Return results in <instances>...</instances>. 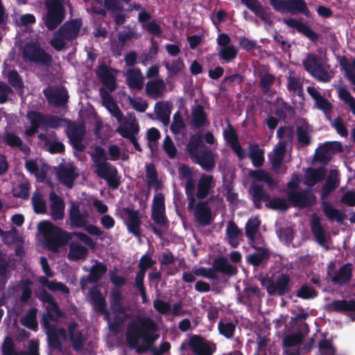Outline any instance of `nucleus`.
Wrapping results in <instances>:
<instances>
[{
    "mask_svg": "<svg viewBox=\"0 0 355 355\" xmlns=\"http://www.w3.org/2000/svg\"><path fill=\"white\" fill-rule=\"evenodd\" d=\"M2 353L3 355H39L37 351H35L33 348L28 352L23 350L19 352H16L14 341L10 336H6L3 341Z\"/></svg>",
    "mask_w": 355,
    "mask_h": 355,
    "instance_id": "43",
    "label": "nucleus"
},
{
    "mask_svg": "<svg viewBox=\"0 0 355 355\" xmlns=\"http://www.w3.org/2000/svg\"><path fill=\"white\" fill-rule=\"evenodd\" d=\"M270 4L278 12L302 14L307 18L311 17V13L304 0H270Z\"/></svg>",
    "mask_w": 355,
    "mask_h": 355,
    "instance_id": "13",
    "label": "nucleus"
},
{
    "mask_svg": "<svg viewBox=\"0 0 355 355\" xmlns=\"http://www.w3.org/2000/svg\"><path fill=\"white\" fill-rule=\"evenodd\" d=\"M334 72L332 71H328L324 68L323 65H321L311 75L312 77L315 78L318 81L322 83H329L334 78Z\"/></svg>",
    "mask_w": 355,
    "mask_h": 355,
    "instance_id": "63",
    "label": "nucleus"
},
{
    "mask_svg": "<svg viewBox=\"0 0 355 355\" xmlns=\"http://www.w3.org/2000/svg\"><path fill=\"white\" fill-rule=\"evenodd\" d=\"M116 132L123 138L128 139V140L136 137L139 132V127L138 123L132 122L128 124V125L122 127L119 126Z\"/></svg>",
    "mask_w": 355,
    "mask_h": 355,
    "instance_id": "53",
    "label": "nucleus"
},
{
    "mask_svg": "<svg viewBox=\"0 0 355 355\" xmlns=\"http://www.w3.org/2000/svg\"><path fill=\"white\" fill-rule=\"evenodd\" d=\"M157 323L149 317L141 318L138 322H133L128 327L126 340L130 348L135 349L141 354L150 350L159 335Z\"/></svg>",
    "mask_w": 355,
    "mask_h": 355,
    "instance_id": "1",
    "label": "nucleus"
},
{
    "mask_svg": "<svg viewBox=\"0 0 355 355\" xmlns=\"http://www.w3.org/2000/svg\"><path fill=\"white\" fill-rule=\"evenodd\" d=\"M331 150L328 142L319 146L315 153V160L318 162L327 164L330 160L329 152Z\"/></svg>",
    "mask_w": 355,
    "mask_h": 355,
    "instance_id": "56",
    "label": "nucleus"
},
{
    "mask_svg": "<svg viewBox=\"0 0 355 355\" xmlns=\"http://www.w3.org/2000/svg\"><path fill=\"white\" fill-rule=\"evenodd\" d=\"M308 94L311 96L315 102V107L323 112L325 115L329 114L333 105L324 96H323L315 87H308L306 89Z\"/></svg>",
    "mask_w": 355,
    "mask_h": 355,
    "instance_id": "27",
    "label": "nucleus"
},
{
    "mask_svg": "<svg viewBox=\"0 0 355 355\" xmlns=\"http://www.w3.org/2000/svg\"><path fill=\"white\" fill-rule=\"evenodd\" d=\"M32 205L34 212L37 214L46 212V203L39 192H35L32 196Z\"/></svg>",
    "mask_w": 355,
    "mask_h": 355,
    "instance_id": "59",
    "label": "nucleus"
},
{
    "mask_svg": "<svg viewBox=\"0 0 355 355\" xmlns=\"http://www.w3.org/2000/svg\"><path fill=\"white\" fill-rule=\"evenodd\" d=\"M338 95L341 101L348 105L352 114L355 116V98L345 87H339L338 89Z\"/></svg>",
    "mask_w": 355,
    "mask_h": 355,
    "instance_id": "60",
    "label": "nucleus"
},
{
    "mask_svg": "<svg viewBox=\"0 0 355 355\" xmlns=\"http://www.w3.org/2000/svg\"><path fill=\"white\" fill-rule=\"evenodd\" d=\"M89 295L92 304L96 311L100 312L107 308L105 298L103 296L97 286H94L89 289Z\"/></svg>",
    "mask_w": 355,
    "mask_h": 355,
    "instance_id": "42",
    "label": "nucleus"
},
{
    "mask_svg": "<svg viewBox=\"0 0 355 355\" xmlns=\"http://www.w3.org/2000/svg\"><path fill=\"white\" fill-rule=\"evenodd\" d=\"M37 309L36 308L30 309L25 316L21 320V324L26 328L36 331L38 327L37 321Z\"/></svg>",
    "mask_w": 355,
    "mask_h": 355,
    "instance_id": "52",
    "label": "nucleus"
},
{
    "mask_svg": "<svg viewBox=\"0 0 355 355\" xmlns=\"http://www.w3.org/2000/svg\"><path fill=\"white\" fill-rule=\"evenodd\" d=\"M187 345L193 355H214L216 351L215 343L197 334L189 337Z\"/></svg>",
    "mask_w": 355,
    "mask_h": 355,
    "instance_id": "16",
    "label": "nucleus"
},
{
    "mask_svg": "<svg viewBox=\"0 0 355 355\" xmlns=\"http://www.w3.org/2000/svg\"><path fill=\"white\" fill-rule=\"evenodd\" d=\"M7 78L10 87L15 88L16 90L23 91L24 88V82L16 69L10 70L7 73Z\"/></svg>",
    "mask_w": 355,
    "mask_h": 355,
    "instance_id": "57",
    "label": "nucleus"
},
{
    "mask_svg": "<svg viewBox=\"0 0 355 355\" xmlns=\"http://www.w3.org/2000/svg\"><path fill=\"white\" fill-rule=\"evenodd\" d=\"M186 148L191 160L200 165L203 170L208 172L214 170L215 159L213 152L205 146L200 135H191Z\"/></svg>",
    "mask_w": 355,
    "mask_h": 355,
    "instance_id": "3",
    "label": "nucleus"
},
{
    "mask_svg": "<svg viewBox=\"0 0 355 355\" xmlns=\"http://www.w3.org/2000/svg\"><path fill=\"white\" fill-rule=\"evenodd\" d=\"M318 292L317 290L306 284L301 286V287L297 291L296 296L303 300H311L318 296Z\"/></svg>",
    "mask_w": 355,
    "mask_h": 355,
    "instance_id": "58",
    "label": "nucleus"
},
{
    "mask_svg": "<svg viewBox=\"0 0 355 355\" xmlns=\"http://www.w3.org/2000/svg\"><path fill=\"white\" fill-rule=\"evenodd\" d=\"M107 271V266L103 262L96 261L95 264L92 266L87 276L81 279L82 286L84 285L85 282L89 284L97 283L106 274Z\"/></svg>",
    "mask_w": 355,
    "mask_h": 355,
    "instance_id": "29",
    "label": "nucleus"
},
{
    "mask_svg": "<svg viewBox=\"0 0 355 355\" xmlns=\"http://www.w3.org/2000/svg\"><path fill=\"white\" fill-rule=\"evenodd\" d=\"M49 200L50 214L52 219L55 221L62 220L64 216L65 207L63 199L55 191H51L49 194Z\"/></svg>",
    "mask_w": 355,
    "mask_h": 355,
    "instance_id": "25",
    "label": "nucleus"
},
{
    "mask_svg": "<svg viewBox=\"0 0 355 355\" xmlns=\"http://www.w3.org/2000/svg\"><path fill=\"white\" fill-rule=\"evenodd\" d=\"M238 272L236 266L230 264L227 259L223 256H219L214 259L212 268L200 267L194 270L196 276H201L209 279H218L217 272L224 275L233 276Z\"/></svg>",
    "mask_w": 355,
    "mask_h": 355,
    "instance_id": "10",
    "label": "nucleus"
},
{
    "mask_svg": "<svg viewBox=\"0 0 355 355\" xmlns=\"http://www.w3.org/2000/svg\"><path fill=\"white\" fill-rule=\"evenodd\" d=\"M58 180L67 188H72L75 180L78 177L76 168L72 164H60L56 172Z\"/></svg>",
    "mask_w": 355,
    "mask_h": 355,
    "instance_id": "21",
    "label": "nucleus"
},
{
    "mask_svg": "<svg viewBox=\"0 0 355 355\" xmlns=\"http://www.w3.org/2000/svg\"><path fill=\"white\" fill-rule=\"evenodd\" d=\"M325 310L329 313L355 312V300H335L326 304Z\"/></svg>",
    "mask_w": 355,
    "mask_h": 355,
    "instance_id": "30",
    "label": "nucleus"
},
{
    "mask_svg": "<svg viewBox=\"0 0 355 355\" xmlns=\"http://www.w3.org/2000/svg\"><path fill=\"white\" fill-rule=\"evenodd\" d=\"M218 329L220 335L227 339L232 338L236 330V324L221 319L218 323Z\"/></svg>",
    "mask_w": 355,
    "mask_h": 355,
    "instance_id": "55",
    "label": "nucleus"
},
{
    "mask_svg": "<svg viewBox=\"0 0 355 355\" xmlns=\"http://www.w3.org/2000/svg\"><path fill=\"white\" fill-rule=\"evenodd\" d=\"M126 82L130 89L141 90L144 86V78L140 69H129L127 72Z\"/></svg>",
    "mask_w": 355,
    "mask_h": 355,
    "instance_id": "41",
    "label": "nucleus"
},
{
    "mask_svg": "<svg viewBox=\"0 0 355 355\" xmlns=\"http://www.w3.org/2000/svg\"><path fill=\"white\" fill-rule=\"evenodd\" d=\"M22 55L26 62H33L40 66H50L52 57L37 43H27L24 45Z\"/></svg>",
    "mask_w": 355,
    "mask_h": 355,
    "instance_id": "15",
    "label": "nucleus"
},
{
    "mask_svg": "<svg viewBox=\"0 0 355 355\" xmlns=\"http://www.w3.org/2000/svg\"><path fill=\"white\" fill-rule=\"evenodd\" d=\"M283 22L290 28H295L297 32L309 39L311 42H316L319 35L309 25L293 18L283 19Z\"/></svg>",
    "mask_w": 355,
    "mask_h": 355,
    "instance_id": "24",
    "label": "nucleus"
},
{
    "mask_svg": "<svg viewBox=\"0 0 355 355\" xmlns=\"http://www.w3.org/2000/svg\"><path fill=\"white\" fill-rule=\"evenodd\" d=\"M193 210V216L196 223L201 226L209 225L213 220L211 209L207 201H199L193 203L191 208Z\"/></svg>",
    "mask_w": 355,
    "mask_h": 355,
    "instance_id": "19",
    "label": "nucleus"
},
{
    "mask_svg": "<svg viewBox=\"0 0 355 355\" xmlns=\"http://www.w3.org/2000/svg\"><path fill=\"white\" fill-rule=\"evenodd\" d=\"M166 89V84L162 79L148 81L146 85V93L147 96L153 99H157L162 96Z\"/></svg>",
    "mask_w": 355,
    "mask_h": 355,
    "instance_id": "38",
    "label": "nucleus"
},
{
    "mask_svg": "<svg viewBox=\"0 0 355 355\" xmlns=\"http://www.w3.org/2000/svg\"><path fill=\"white\" fill-rule=\"evenodd\" d=\"M299 331L285 336L283 339V344L285 347H292L299 345L303 338L309 332V327L307 323L302 322L300 325Z\"/></svg>",
    "mask_w": 355,
    "mask_h": 355,
    "instance_id": "32",
    "label": "nucleus"
},
{
    "mask_svg": "<svg viewBox=\"0 0 355 355\" xmlns=\"http://www.w3.org/2000/svg\"><path fill=\"white\" fill-rule=\"evenodd\" d=\"M42 325L45 329L48 345L51 350H57L59 352H62V343L60 338L66 340L67 333L64 328H58L55 324H51L49 319L43 315Z\"/></svg>",
    "mask_w": 355,
    "mask_h": 355,
    "instance_id": "14",
    "label": "nucleus"
},
{
    "mask_svg": "<svg viewBox=\"0 0 355 355\" xmlns=\"http://www.w3.org/2000/svg\"><path fill=\"white\" fill-rule=\"evenodd\" d=\"M260 283L261 286H266L270 295L285 296L292 287V280L287 273H281L275 280L270 277H263Z\"/></svg>",
    "mask_w": 355,
    "mask_h": 355,
    "instance_id": "12",
    "label": "nucleus"
},
{
    "mask_svg": "<svg viewBox=\"0 0 355 355\" xmlns=\"http://www.w3.org/2000/svg\"><path fill=\"white\" fill-rule=\"evenodd\" d=\"M260 225L261 220L257 216L250 218L245 223V232L249 244L255 243V236L259 231Z\"/></svg>",
    "mask_w": 355,
    "mask_h": 355,
    "instance_id": "45",
    "label": "nucleus"
},
{
    "mask_svg": "<svg viewBox=\"0 0 355 355\" xmlns=\"http://www.w3.org/2000/svg\"><path fill=\"white\" fill-rule=\"evenodd\" d=\"M257 250L247 257V262L254 267L259 266L263 261L270 259V252L265 247H258L255 243L250 244Z\"/></svg>",
    "mask_w": 355,
    "mask_h": 355,
    "instance_id": "31",
    "label": "nucleus"
},
{
    "mask_svg": "<svg viewBox=\"0 0 355 355\" xmlns=\"http://www.w3.org/2000/svg\"><path fill=\"white\" fill-rule=\"evenodd\" d=\"M109 300L110 309L114 313H123L125 308L123 306V297L121 291L118 288L111 289Z\"/></svg>",
    "mask_w": 355,
    "mask_h": 355,
    "instance_id": "37",
    "label": "nucleus"
},
{
    "mask_svg": "<svg viewBox=\"0 0 355 355\" xmlns=\"http://www.w3.org/2000/svg\"><path fill=\"white\" fill-rule=\"evenodd\" d=\"M259 87L264 94H268L275 81L274 75L270 73H265L259 75Z\"/></svg>",
    "mask_w": 355,
    "mask_h": 355,
    "instance_id": "62",
    "label": "nucleus"
},
{
    "mask_svg": "<svg viewBox=\"0 0 355 355\" xmlns=\"http://www.w3.org/2000/svg\"><path fill=\"white\" fill-rule=\"evenodd\" d=\"M43 94L48 103L55 107L63 106L69 100L68 92L64 87L52 89L48 87L43 89Z\"/></svg>",
    "mask_w": 355,
    "mask_h": 355,
    "instance_id": "20",
    "label": "nucleus"
},
{
    "mask_svg": "<svg viewBox=\"0 0 355 355\" xmlns=\"http://www.w3.org/2000/svg\"><path fill=\"white\" fill-rule=\"evenodd\" d=\"M241 2L261 21L264 22L270 21V15L266 12L268 8L263 7L259 0H241Z\"/></svg>",
    "mask_w": 355,
    "mask_h": 355,
    "instance_id": "35",
    "label": "nucleus"
},
{
    "mask_svg": "<svg viewBox=\"0 0 355 355\" xmlns=\"http://www.w3.org/2000/svg\"><path fill=\"white\" fill-rule=\"evenodd\" d=\"M287 200L292 205L299 209L309 208L316 203L317 198L310 189L289 191Z\"/></svg>",
    "mask_w": 355,
    "mask_h": 355,
    "instance_id": "17",
    "label": "nucleus"
},
{
    "mask_svg": "<svg viewBox=\"0 0 355 355\" xmlns=\"http://www.w3.org/2000/svg\"><path fill=\"white\" fill-rule=\"evenodd\" d=\"M303 67L306 72L312 75L321 65V59L313 53H308L302 62Z\"/></svg>",
    "mask_w": 355,
    "mask_h": 355,
    "instance_id": "51",
    "label": "nucleus"
},
{
    "mask_svg": "<svg viewBox=\"0 0 355 355\" xmlns=\"http://www.w3.org/2000/svg\"><path fill=\"white\" fill-rule=\"evenodd\" d=\"M26 118L31 123V126L26 129L25 135L33 137L38 132L39 128L47 130L48 128L58 129L63 125L65 119L49 114H44L35 110H30L26 114Z\"/></svg>",
    "mask_w": 355,
    "mask_h": 355,
    "instance_id": "6",
    "label": "nucleus"
},
{
    "mask_svg": "<svg viewBox=\"0 0 355 355\" xmlns=\"http://www.w3.org/2000/svg\"><path fill=\"white\" fill-rule=\"evenodd\" d=\"M193 124L196 128H200L205 126L207 122V115L205 112L204 107L198 104L191 113Z\"/></svg>",
    "mask_w": 355,
    "mask_h": 355,
    "instance_id": "49",
    "label": "nucleus"
},
{
    "mask_svg": "<svg viewBox=\"0 0 355 355\" xmlns=\"http://www.w3.org/2000/svg\"><path fill=\"white\" fill-rule=\"evenodd\" d=\"M95 73L102 84L111 92L117 87L116 76L112 73V69L102 63L98 66Z\"/></svg>",
    "mask_w": 355,
    "mask_h": 355,
    "instance_id": "22",
    "label": "nucleus"
},
{
    "mask_svg": "<svg viewBox=\"0 0 355 355\" xmlns=\"http://www.w3.org/2000/svg\"><path fill=\"white\" fill-rule=\"evenodd\" d=\"M123 211L128 216L126 223L128 232L135 237L139 238L141 236L140 227L141 225V218L139 215V211L129 207L124 208Z\"/></svg>",
    "mask_w": 355,
    "mask_h": 355,
    "instance_id": "26",
    "label": "nucleus"
},
{
    "mask_svg": "<svg viewBox=\"0 0 355 355\" xmlns=\"http://www.w3.org/2000/svg\"><path fill=\"white\" fill-rule=\"evenodd\" d=\"M78 326V323L75 321L70 322L68 325V331L73 349L76 352H80L83 349L84 339L80 331L77 332L75 331Z\"/></svg>",
    "mask_w": 355,
    "mask_h": 355,
    "instance_id": "39",
    "label": "nucleus"
},
{
    "mask_svg": "<svg viewBox=\"0 0 355 355\" xmlns=\"http://www.w3.org/2000/svg\"><path fill=\"white\" fill-rule=\"evenodd\" d=\"M38 299L44 304H46V310L47 313L46 318L49 320L58 322L59 319L64 317V313L60 309L58 302L53 295L43 289L37 295Z\"/></svg>",
    "mask_w": 355,
    "mask_h": 355,
    "instance_id": "18",
    "label": "nucleus"
},
{
    "mask_svg": "<svg viewBox=\"0 0 355 355\" xmlns=\"http://www.w3.org/2000/svg\"><path fill=\"white\" fill-rule=\"evenodd\" d=\"M286 141H279L278 146L275 148L274 156L271 160L272 166L275 170L280 168L286 153Z\"/></svg>",
    "mask_w": 355,
    "mask_h": 355,
    "instance_id": "50",
    "label": "nucleus"
},
{
    "mask_svg": "<svg viewBox=\"0 0 355 355\" xmlns=\"http://www.w3.org/2000/svg\"><path fill=\"white\" fill-rule=\"evenodd\" d=\"M69 220L71 225L75 227H83L88 218V213L80 212V205L78 202H72L69 209Z\"/></svg>",
    "mask_w": 355,
    "mask_h": 355,
    "instance_id": "34",
    "label": "nucleus"
},
{
    "mask_svg": "<svg viewBox=\"0 0 355 355\" xmlns=\"http://www.w3.org/2000/svg\"><path fill=\"white\" fill-rule=\"evenodd\" d=\"M146 177L149 187L153 186L155 190L159 189L160 183L158 181V175L153 164H149L146 166Z\"/></svg>",
    "mask_w": 355,
    "mask_h": 355,
    "instance_id": "54",
    "label": "nucleus"
},
{
    "mask_svg": "<svg viewBox=\"0 0 355 355\" xmlns=\"http://www.w3.org/2000/svg\"><path fill=\"white\" fill-rule=\"evenodd\" d=\"M249 157L252 164L256 168L261 167L264 162V151L257 144H251L249 146Z\"/></svg>",
    "mask_w": 355,
    "mask_h": 355,
    "instance_id": "48",
    "label": "nucleus"
},
{
    "mask_svg": "<svg viewBox=\"0 0 355 355\" xmlns=\"http://www.w3.org/2000/svg\"><path fill=\"white\" fill-rule=\"evenodd\" d=\"M46 12L43 17L44 23L48 31L55 30L64 21L66 10L62 0H46Z\"/></svg>",
    "mask_w": 355,
    "mask_h": 355,
    "instance_id": "11",
    "label": "nucleus"
},
{
    "mask_svg": "<svg viewBox=\"0 0 355 355\" xmlns=\"http://www.w3.org/2000/svg\"><path fill=\"white\" fill-rule=\"evenodd\" d=\"M83 25L82 19L76 18L69 20L61 25L54 33L50 44L58 51L64 49L66 43L76 40Z\"/></svg>",
    "mask_w": 355,
    "mask_h": 355,
    "instance_id": "7",
    "label": "nucleus"
},
{
    "mask_svg": "<svg viewBox=\"0 0 355 355\" xmlns=\"http://www.w3.org/2000/svg\"><path fill=\"white\" fill-rule=\"evenodd\" d=\"M248 175L252 179L266 183L270 189H273L277 184V182L271 177L268 172L263 169L252 170Z\"/></svg>",
    "mask_w": 355,
    "mask_h": 355,
    "instance_id": "44",
    "label": "nucleus"
},
{
    "mask_svg": "<svg viewBox=\"0 0 355 355\" xmlns=\"http://www.w3.org/2000/svg\"><path fill=\"white\" fill-rule=\"evenodd\" d=\"M311 230L317 243L327 250H329V248L326 245L325 230L321 225L320 217L315 214L312 216Z\"/></svg>",
    "mask_w": 355,
    "mask_h": 355,
    "instance_id": "33",
    "label": "nucleus"
},
{
    "mask_svg": "<svg viewBox=\"0 0 355 355\" xmlns=\"http://www.w3.org/2000/svg\"><path fill=\"white\" fill-rule=\"evenodd\" d=\"M67 134L73 148L78 152H83L85 148L83 144L85 135V127L82 125H72L69 127Z\"/></svg>",
    "mask_w": 355,
    "mask_h": 355,
    "instance_id": "23",
    "label": "nucleus"
},
{
    "mask_svg": "<svg viewBox=\"0 0 355 355\" xmlns=\"http://www.w3.org/2000/svg\"><path fill=\"white\" fill-rule=\"evenodd\" d=\"M39 230L44 236L46 247L54 252H58L60 247L65 245L71 239L68 232L49 221L40 223Z\"/></svg>",
    "mask_w": 355,
    "mask_h": 355,
    "instance_id": "8",
    "label": "nucleus"
},
{
    "mask_svg": "<svg viewBox=\"0 0 355 355\" xmlns=\"http://www.w3.org/2000/svg\"><path fill=\"white\" fill-rule=\"evenodd\" d=\"M155 112L157 119L164 125H168L170 121L171 107L168 102H157L155 105Z\"/></svg>",
    "mask_w": 355,
    "mask_h": 355,
    "instance_id": "47",
    "label": "nucleus"
},
{
    "mask_svg": "<svg viewBox=\"0 0 355 355\" xmlns=\"http://www.w3.org/2000/svg\"><path fill=\"white\" fill-rule=\"evenodd\" d=\"M327 174L324 166L319 168H306L304 171V183L308 187H312L318 182L322 181Z\"/></svg>",
    "mask_w": 355,
    "mask_h": 355,
    "instance_id": "28",
    "label": "nucleus"
},
{
    "mask_svg": "<svg viewBox=\"0 0 355 355\" xmlns=\"http://www.w3.org/2000/svg\"><path fill=\"white\" fill-rule=\"evenodd\" d=\"M334 173L336 174L338 173L337 171H331L330 176L326 180L325 183L322 187L320 198L323 202H322L321 207L328 220L331 221L336 220L337 223L342 224L347 218L346 214L339 209L334 208L330 202L325 201L338 186L337 178L332 176Z\"/></svg>",
    "mask_w": 355,
    "mask_h": 355,
    "instance_id": "5",
    "label": "nucleus"
},
{
    "mask_svg": "<svg viewBox=\"0 0 355 355\" xmlns=\"http://www.w3.org/2000/svg\"><path fill=\"white\" fill-rule=\"evenodd\" d=\"M352 270L353 266L351 263L343 265L336 274L332 277L331 282L340 286L347 284L352 277Z\"/></svg>",
    "mask_w": 355,
    "mask_h": 355,
    "instance_id": "36",
    "label": "nucleus"
},
{
    "mask_svg": "<svg viewBox=\"0 0 355 355\" xmlns=\"http://www.w3.org/2000/svg\"><path fill=\"white\" fill-rule=\"evenodd\" d=\"M249 193L251 195V200L256 209L262 208L261 202H268L266 207L272 210H280L286 211L289 208L286 199L280 197H275L270 200V194L264 189L262 184H256L254 182L250 184Z\"/></svg>",
    "mask_w": 355,
    "mask_h": 355,
    "instance_id": "9",
    "label": "nucleus"
},
{
    "mask_svg": "<svg viewBox=\"0 0 355 355\" xmlns=\"http://www.w3.org/2000/svg\"><path fill=\"white\" fill-rule=\"evenodd\" d=\"M277 137L280 141H286V144L293 142L294 139V128L292 126H281L277 129Z\"/></svg>",
    "mask_w": 355,
    "mask_h": 355,
    "instance_id": "61",
    "label": "nucleus"
},
{
    "mask_svg": "<svg viewBox=\"0 0 355 355\" xmlns=\"http://www.w3.org/2000/svg\"><path fill=\"white\" fill-rule=\"evenodd\" d=\"M92 158L96 175L105 180L110 187L116 189L121 183L118 178V171L114 166L107 162L105 149L100 146H96Z\"/></svg>",
    "mask_w": 355,
    "mask_h": 355,
    "instance_id": "4",
    "label": "nucleus"
},
{
    "mask_svg": "<svg viewBox=\"0 0 355 355\" xmlns=\"http://www.w3.org/2000/svg\"><path fill=\"white\" fill-rule=\"evenodd\" d=\"M156 261L147 254H144L138 263L139 270L136 273L135 280H144L146 270L155 264Z\"/></svg>",
    "mask_w": 355,
    "mask_h": 355,
    "instance_id": "46",
    "label": "nucleus"
},
{
    "mask_svg": "<svg viewBox=\"0 0 355 355\" xmlns=\"http://www.w3.org/2000/svg\"><path fill=\"white\" fill-rule=\"evenodd\" d=\"M178 171L180 178L187 180L184 191L188 200L187 208H191L196 200L202 201L207 198L214 187L212 175L202 174L196 184L191 168L188 165L182 164Z\"/></svg>",
    "mask_w": 355,
    "mask_h": 355,
    "instance_id": "2",
    "label": "nucleus"
},
{
    "mask_svg": "<svg viewBox=\"0 0 355 355\" xmlns=\"http://www.w3.org/2000/svg\"><path fill=\"white\" fill-rule=\"evenodd\" d=\"M69 248L67 257L70 261L85 259L89 253L88 249L78 241H71Z\"/></svg>",
    "mask_w": 355,
    "mask_h": 355,
    "instance_id": "40",
    "label": "nucleus"
},
{
    "mask_svg": "<svg viewBox=\"0 0 355 355\" xmlns=\"http://www.w3.org/2000/svg\"><path fill=\"white\" fill-rule=\"evenodd\" d=\"M318 349L321 355H335L336 352V348L332 341L326 338L319 341Z\"/></svg>",
    "mask_w": 355,
    "mask_h": 355,
    "instance_id": "64",
    "label": "nucleus"
}]
</instances>
